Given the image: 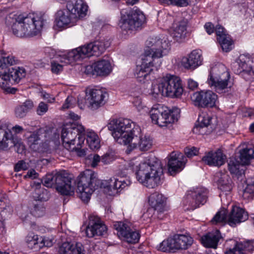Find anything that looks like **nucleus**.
Masks as SVG:
<instances>
[{
	"label": "nucleus",
	"mask_w": 254,
	"mask_h": 254,
	"mask_svg": "<svg viewBox=\"0 0 254 254\" xmlns=\"http://www.w3.org/2000/svg\"><path fill=\"white\" fill-rule=\"evenodd\" d=\"M77 181L78 197L87 203L94 191L100 188L101 180L96 176H79Z\"/></svg>",
	"instance_id": "nucleus-8"
},
{
	"label": "nucleus",
	"mask_w": 254,
	"mask_h": 254,
	"mask_svg": "<svg viewBox=\"0 0 254 254\" xmlns=\"http://www.w3.org/2000/svg\"><path fill=\"white\" fill-rule=\"evenodd\" d=\"M46 17L45 13L41 12L26 17L19 16L12 25L13 34L18 37L36 35L46 22Z\"/></svg>",
	"instance_id": "nucleus-3"
},
{
	"label": "nucleus",
	"mask_w": 254,
	"mask_h": 254,
	"mask_svg": "<svg viewBox=\"0 0 254 254\" xmlns=\"http://www.w3.org/2000/svg\"><path fill=\"white\" fill-rule=\"evenodd\" d=\"M40 187L37 186L36 187L35 185L32 187L33 188H35V191L33 194V197L36 201L38 200L39 202L47 201L50 197V194L47 190L41 188Z\"/></svg>",
	"instance_id": "nucleus-39"
},
{
	"label": "nucleus",
	"mask_w": 254,
	"mask_h": 254,
	"mask_svg": "<svg viewBox=\"0 0 254 254\" xmlns=\"http://www.w3.org/2000/svg\"><path fill=\"white\" fill-rule=\"evenodd\" d=\"M17 60L12 56H8L6 57L0 58V67L3 68L5 66L12 65L16 64Z\"/></svg>",
	"instance_id": "nucleus-52"
},
{
	"label": "nucleus",
	"mask_w": 254,
	"mask_h": 254,
	"mask_svg": "<svg viewBox=\"0 0 254 254\" xmlns=\"http://www.w3.org/2000/svg\"><path fill=\"white\" fill-rule=\"evenodd\" d=\"M145 21L143 13L136 7L129 11L123 9L121 11V18L119 26L122 30L132 31L140 28Z\"/></svg>",
	"instance_id": "nucleus-6"
},
{
	"label": "nucleus",
	"mask_w": 254,
	"mask_h": 254,
	"mask_svg": "<svg viewBox=\"0 0 254 254\" xmlns=\"http://www.w3.org/2000/svg\"><path fill=\"white\" fill-rule=\"evenodd\" d=\"M129 184V181H128L127 184L122 178H121L120 180L113 178H112V183L111 184V191H112V190L123 189Z\"/></svg>",
	"instance_id": "nucleus-50"
},
{
	"label": "nucleus",
	"mask_w": 254,
	"mask_h": 254,
	"mask_svg": "<svg viewBox=\"0 0 254 254\" xmlns=\"http://www.w3.org/2000/svg\"><path fill=\"white\" fill-rule=\"evenodd\" d=\"M30 212L35 217H42L45 213V207L42 202L36 201L30 208Z\"/></svg>",
	"instance_id": "nucleus-43"
},
{
	"label": "nucleus",
	"mask_w": 254,
	"mask_h": 254,
	"mask_svg": "<svg viewBox=\"0 0 254 254\" xmlns=\"http://www.w3.org/2000/svg\"><path fill=\"white\" fill-rule=\"evenodd\" d=\"M208 192V190L202 187L192 188L186 192L183 203L188 209L194 210L206 203Z\"/></svg>",
	"instance_id": "nucleus-11"
},
{
	"label": "nucleus",
	"mask_w": 254,
	"mask_h": 254,
	"mask_svg": "<svg viewBox=\"0 0 254 254\" xmlns=\"http://www.w3.org/2000/svg\"><path fill=\"white\" fill-rule=\"evenodd\" d=\"M184 151L188 157H191L197 155L198 150L195 147H186L184 149Z\"/></svg>",
	"instance_id": "nucleus-58"
},
{
	"label": "nucleus",
	"mask_w": 254,
	"mask_h": 254,
	"mask_svg": "<svg viewBox=\"0 0 254 254\" xmlns=\"http://www.w3.org/2000/svg\"><path fill=\"white\" fill-rule=\"evenodd\" d=\"M193 241L192 238L190 236L176 234L161 243L158 249L163 252L186 250L192 245Z\"/></svg>",
	"instance_id": "nucleus-13"
},
{
	"label": "nucleus",
	"mask_w": 254,
	"mask_h": 254,
	"mask_svg": "<svg viewBox=\"0 0 254 254\" xmlns=\"http://www.w3.org/2000/svg\"><path fill=\"white\" fill-rule=\"evenodd\" d=\"M218 41L223 51L228 52L233 49V42L229 35L224 36V37L221 36L219 37Z\"/></svg>",
	"instance_id": "nucleus-42"
},
{
	"label": "nucleus",
	"mask_w": 254,
	"mask_h": 254,
	"mask_svg": "<svg viewBox=\"0 0 254 254\" xmlns=\"http://www.w3.org/2000/svg\"><path fill=\"white\" fill-rule=\"evenodd\" d=\"M225 159L226 156L222 153L220 149L215 152H209L202 159L205 164L212 166H222L224 164Z\"/></svg>",
	"instance_id": "nucleus-26"
},
{
	"label": "nucleus",
	"mask_w": 254,
	"mask_h": 254,
	"mask_svg": "<svg viewBox=\"0 0 254 254\" xmlns=\"http://www.w3.org/2000/svg\"><path fill=\"white\" fill-rule=\"evenodd\" d=\"M48 108H49V106L47 104L44 103V102H41L39 104V105L37 108V110H36L37 114L40 116L43 115L48 111Z\"/></svg>",
	"instance_id": "nucleus-57"
},
{
	"label": "nucleus",
	"mask_w": 254,
	"mask_h": 254,
	"mask_svg": "<svg viewBox=\"0 0 254 254\" xmlns=\"http://www.w3.org/2000/svg\"><path fill=\"white\" fill-rule=\"evenodd\" d=\"M105 44L101 41H95L78 49L73 50L68 53V58L76 61L80 59L91 56H99L105 50Z\"/></svg>",
	"instance_id": "nucleus-10"
},
{
	"label": "nucleus",
	"mask_w": 254,
	"mask_h": 254,
	"mask_svg": "<svg viewBox=\"0 0 254 254\" xmlns=\"http://www.w3.org/2000/svg\"><path fill=\"white\" fill-rule=\"evenodd\" d=\"M212 118L208 115H200L197 120V124H195L194 129L207 127L211 125Z\"/></svg>",
	"instance_id": "nucleus-47"
},
{
	"label": "nucleus",
	"mask_w": 254,
	"mask_h": 254,
	"mask_svg": "<svg viewBox=\"0 0 254 254\" xmlns=\"http://www.w3.org/2000/svg\"><path fill=\"white\" fill-rule=\"evenodd\" d=\"M66 10L73 19L81 18L86 15L88 6L82 0H70L66 4Z\"/></svg>",
	"instance_id": "nucleus-23"
},
{
	"label": "nucleus",
	"mask_w": 254,
	"mask_h": 254,
	"mask_svg": "<svg viewBox=\"0 0 254 254\" xmlns=\"http://www.w3.org/2000/svg\"><path fill=\"white\" fill-rule=\"evenodd\" d=\"M140 238V235L138 232L133 231L131 229L127 234V235L124 237L125 240L128 243H136L138 242Z\"/></svg>",
	"instance_id": "nucleus-51"
},
{
	"label": "nucleus",
	"mask_w": 254,
	"mask_h": 254,
	"mask_svg": "<svg viewBox=\"0 0 254 254\" xmlns=\"http://www.w3.org/2000/svg\"><path fill=\"white\" fill-rule=\"evenodd\" d=\"M165 89V85H164L162 78L161 82L158 84H154L152 85L151 94L154 96L160 94L162 96H166Z\"/></svg>",
	"instance_id": "nucleus-49"
},
{
	"label": "nucleus",
	"mask_w": 254,
	"mask_h": 254,
	"mask_svg": "<svg viewBox=\"0 0 254 254\" xmlns=\"http://www.w3.org/2000/svg\"><path fill=\"white\" fill-rule=\"evenodd\" d=\"M161 2L170 3L180 6H186L192 0H159Z\"/></svg>",
	"instance_id": "nucleus-54"
},
{
	"label": "nucleus",
	"mask_w": 254,
	"mask_h": 254,
	"mask_svg": "<svg viewBox=\"0 0 254 254\" xmlns=\"http://www.w3.org/2000/svg\"><path fill=\"white\" fill-rule=\"evenodd\" d=\"M26 241L31 248H39L42 247L40 245V240L38 235L33 233L29 234L26 238Z\"/></svg>",
	"instance_id": "nucleus-48"
},
{
	"label": "nucleus",
	"mask_w": 254,
	"mask_h": 254,
	"mask_svg": "<svg viewBox=\"0 0 254 254\" xmlns=\"http://www.w3.org/2000/svg\"><path fill=\"white\" fill-rule=\"evenodd\" d=\"M201 52L199 50L192 51L188 57L182 60V64L186 69H194L202 64Z\"/></svg>",
	"instance_id": "nucleus-24"
},
{
	"label": "nucleus",
	"mask_w": 254,
	"mask_h": 254,
	"mask_svg": "<svg viewBox=\"0 0 254 254\" xmlns=\"http://www.w3.org/2000/svg\"><path fill=\"white\" fill-rule=\"evenodd\" d=\"M83 99L87 106L92 110H96L103 106L108 99V94L102 89L94 88L89 91V95Z\"/></svg>",
	"instance_id": "nucleus-19"
},
{
	"label": "nucleus",
	"mask_w": 254,
	"mask_h": 254,
	"mask_svg": "<svg viewBox=\"0 0 254 254\" xmlns=\"http://www.w3.org/2000/svg\"><path fill=\"white\" fill-rule=\"evenodd\" d=\"M13 145L12 146L16 148V151L19 154H22L25 150V146L21 142V139H18L16 136H14L13 138Z\"/></svg>",
	"instance_id": "nucleus-53"
},
{
	"label": "nucleus",
	"mask_w": 254,
	"mask_h": 254,
	"mask_svg": "<svg viewBox=\"0 0 254 254\" xmlns=\"http://www.w3.org/2000/svg\"><path fill=\"white\" fill-rule=\"evenodd\" d=\"M187 20H183L180 21L176 27H174L170 34L175 41L181 42L185 39L187 34Z\"/></svg>",
	"instance_id": "nucleus-33"
},
{
	"label": "nucleus",
	"mask_w": 254,
	"mask_h": 254,
	"mask_svg": "<svg viewBox=\"0 0 254 254\" xmlns=\"http://www.w3.org/2000/svg\"><path fill=\"white\" fill-rule=\"evenodd\" d=\"M65 177V176H44L41 180L34 181L31 183V186L35 185L37 187L41 186L42 183L44 186L48 188H52L57 186L58 179L59 177Z\"/></svg>",
	"instance_id": "nucleus-34"
},
{
	"label": "nucleus",
	"mask_w": 254,
	"mask_h": 254,
	"mask_svg": "<svg viewBox=\"0 0 254 254\" xmlns=\"http://www.w3.org/2000/svg\"><path fill=\"white\" fill-rule=\"evenodd\" d=\"M221 237L220 231L217 230L202 237L201 243L206 248L216 249Z\"/></svg>",
	"instance_id": "nucleus-30"
},
{
	"label": "nucleus",
	"mask_w": 254,
	"mask_h": 254,
	"mask_svg": "<svg viewBox=\"0 0 254 254\" xmlns=\"http://www.w3.org/2000/svg\"><path fill=\"white\" fill-rule=\"evenodd\" d=\"M29 163H26L24 160L19 161L14 166V170L15 172H19L28 170L30 168Z\"/></svg>",
	"instance_id": "nucleus-55"
},
{
	"label": "nucleus",
	"mask_w": 254,
	"mask_h": 254,
	"mask_svg": "<svg viewBox=\"0 0 254 254\" xmlns=\"http://www.w3.org/2000/svg\"><path fill=\"white\" fill-rule=\"evenodd\" d=\"M248 218V214L244 209L237 206H233L228 215V224L235 227L237 224L245 221Z\"/></svg>",
	"instance_id": "nucleus-25"
},
{
	"label": "nucleus",
	"mask_w": 254,
	"mask_h": 254,
	"mask_svg": "<svg viewBox=\"0 0 254 254\" xmlns=\"http://www.w3.org/2000/svg\"><path fill=\"white\" fill-rule=\"evenodd\" d=\"M42 130L41 128L39 129L32 133L27 138V142L30 148L35 152L44 151L42 147L43 144L39 136Z\"/></svg>",
	"instance_id": "nucleus-31"
},
{
	"label": "nucleus",
	"mask_w": 254,
	"mask_h": 254,
	"mask_svg": "<svg viewBox=\"0 0 254 254\" xmlns=\"http://www.w3.org/2000/svg\"><path fill=\"white\" fill-rule=\"evenodd\" d=\"M228 168L231 174L245 175L246 173L247 167L236 159H231L229 160Z\"/></svg>",
	"instance_id": "nucleus-37"
},
{
	"label": "nucleus",
	"mask_w": 254,
	"mask_h": 254,
	"mask_svg": "<svg viewBox=\"0 0 254 254\" xmlns=\"http://www.w3.org/2000/svg\"><path fill=\"white\" fill-rule=\"evenodd\" d=\"M114 227L118 231V236L123 238L130 229L129 224L123 222H116L114 224Z\"/></svg>",
	"instance_id": "nucleus-45"
},
{
	"label": "nucleus",
	"mask_w": 254,
	"mask_h": 254,
	"mask_svg": "<svg viewBox=\"0 0 254 254\" xmlns=\"http://www.w3.org/2000/svg\"><path fill=\"white\" fill-rule=\"evenodd\" d=\"M71 15L65 10H60L55 14V22L58 27L62 28L70 23Z\"/></svg>",
	"instance_id": "nucleus-35"
},
{
	"label": "nucleus",
	"mask_w": 254,
	"mask_h": 254,
	"mask_svg": "<svg viewBox=\"0 0 254 254\" xmlns=\"http://www.w3.org/2000/svg\"><path fill=\"white\" fill-rule=\"evenodd\" d=\"M107 228L103 221L97 216L89 217L88 225L86 227V234L88 238L103 236L107 233Z\"/></svg>",
	"instance_id": "nucleus-21"
},
{
	"label": "nucleus",
	"mask_w": 254,
	"mask_h": 254,
	"mask_svg": "<svg viewBox=\"0 0 254 254\" xmlns=\"http://www.w3.org/2000/svg\"><path fill=\"white\" fill-rule=\"evenodd\" d=\"M112 183V178L108 180H101V187L100 188L108 189L109 190L111 191V184Z\"/></svg>",
	"instance_id": "nucleus-63"
},
{
	"label": "nucleus",
	"mask_w": 254,
	"mask_h": 254,
	"mask_svg": "<svg viewBox=\"0 0 254 254\" xmlns=\"http://www.w3.org/2000/svg\"><path fill=\"white\" fill-rule=\"evenodd\" d=\"M86 141L92 150L98 149L100 147L98 137L93 131L87 132Z\"/></svg>",
	"instance_id": "nucleus-41"
},
{
	"label": "nucleus",
	"mask_w": 254,
	"mask_h": 254,
	"mask_svg": "<svg viewBox=\"0 0 254 254\" xmlns=\"http://www.w3.org/2000/svg\"><path fill=\"white\" fill-rule=\"evenodd\" d=\"M5 211H2L0 214V233L2 235L5 234L6 232L4 224L5 218L2 217V215H3Z\"/></svg>",
	"instance_id": "nucleus-61"
},
{
	"label": "nucleus",
	"mask_w": 254,
	"mask_h": 254,
	"mask_svg": "<svg viewBox=\"0 0 254 254\" xmlns=\"http://www.w3.org/2000/svg\"><path fill=\"white\" fill-rule=\"evenodd\" d=\"M228 216H227V210L222 209L219 211L213 218L211 222L213 224H217L220 223H228Z\"/></svg>",
	"instance_id": "nucleus-46"
},
{
	"label": "nucleus",
	"mask_w": 254,
	"mask_h": 254,
	"mask_svg": "<svg viewBox=\"0 0 254 254\" xmlns=\"http://www.w3.org/2000/svg\"><path fill=\"white\" fill-rule=\"evenodd\" d=\"M115 159L114 155L112 153H106L102 156L101 162L105 165L108 164L112 162Z\"/></svg>",
	"instance_id": "nucleus-56"
},
{
	"label": "nucleus",
	"mask_w": 254,
	"mask_h": 254,
	"mask_svg": "<svg viewBox=\"0 0 254 254\" xmlns=\"http://www.w3.org/2000/svg\"><path fill=\"white\" fill-rule=\"evenodd\" d=\"M254 62L252 58L246 55H241L236 61L231 64L232 69L236 74L252 76L254 75Z\"/></svg>",
	"instance_id": "nucleus-17"
},
{
	"label": "nucleus",
	"mask_w": 254,
	"mask_h": 254,
	"mask_svg": "<svg viewBox=\"0 0 254 254\" xmlns=\"http://www.w3.org/2000/svg\"><path fill=\"white\" fill-rule=\"evenodd\" d=\"M234 244V248H230L225 254H250L254 250V242L238 243L234 240L230 241Z\"/></svg>",
	"instance_id": "nucleus-28"
},
{
	"label": "nucleus",
	"mask_w": 254,
	"mask_h": 254,
	"mask_svg": "<svg viewBox=\"0 0 254 254\" xmlns=\"http://www.w3.org/2000/svg\"><path fill=\"white\" fill-rule=\"evenodd\" d=\"M147 48L144 52L148 51L150 54L148 56L152 57V59L155 63L156 70L160 66L161 62L160 60L164 55H166L167 53L170 49V42L165 39L155 38H150L146 42Z\"/></svg>",
	"instance_id": "nucleus-9"
},
{
	"label": "nucleus",
	"mask_w": 254,
	"mask_h": 254,
	"mask_svg": "<svg viewBox=\"0 0 254 254\" xmlns=\"http://www.w3.org/2000/svg\"><path fill=\"white\" fill-rule=\"evenodd\" d=\"M85 137L83 135H79L77 138V142L75 144L76 146L71 148L69 150L74 151L76 152L77 155L79 157H83L86 155V150L84 149H81L84 144Z\"/></svg>",
	"instance_id": "nucleus-44"
},
{
	"label": "nucleus",
	"mask_w": 254,
	"mask_h": 254,
	"mask_svg": "<svg viewBox=\"0 0 254 254\" xmlns=\"http://www.w3.org/2000/svg\"><path fill=\"white\" fill-rule=\"evenodd\" d=\"M150 54L148 51L144 52L141 58V64L137 65L134 70V74L137 81L141 83H144L148 80L149 74L153 70L152 67H155L156 62H154L152 57L148 56Z\"/></svg>",
	"instance_id": "nucleus-15"
},
{
	"label": "nucleus",
	"mask_w": 254,
	"mask_h": 254,
	"mask_svg": "<svg viewBox=\"0 0 254 254\" xmlns=\"http://www.w3.org/2000/svg\"><path fill=\"white\" fill-rule=\"evenodd\" d=\"M88 157L89 159H92L91 166L93 167H96L98 163L101 161V158L98 154H90Z\"/></svg>",
	"instance_id": "nucleus-62"
},
{
	"label": "nucleus",
	"mask_w": 254,
	"mask_h": 254,
	"mask_svg": "<svg viewBox=\"0 0 254 254\" xmlns=\"http://www.w3.org/2000/svg\"><path fill=\"white\" fill-rule=\"evenodd\" d=\"M108 128L112 131V135L118 143L127 145L131 151L137 146L142 151H147L152 146V142L145 136L141 137V129L138 126L127 119H113L108 124Z\"/></svg>",
	"instance_id": "nucleus-1"
},
{
	"label": "nucleus",
	"mask_w": 254,
	"mask_h": 254,
	"mask_svg": "<svg viewBox=\"0 0 254 254\" xmlns=\"http://www.w3.org/2000/svg\"><path fill=\"white\" fill-rule=\"evenodd\" d=\"M135 177L140 184L148 189H154L162 183L160 176H135Z\"/></svg>",
	"instance_id": "nucleus-29"
},
{
	"label": "nucleus",
	"mask_w": 254,
	"mask_h": 254,
	"mask_svg": "<svg viewBox=\"0 0 254 254\" xmlns=\"http://www.w3.org/2000/svg\"><path fill=\"white\" fill-rule=\"evenodd\" d=\"M77 135L85 136V128L79 124H71L64 126L62 129L61 137L63 146L67 150H70L71 145L77 142Z\"/></svg>",
	"instance_id": "nucleus-14"
},
{
	"label": "nucleus",
	"mask_w": 254,
	"mask_h": 254,
	"mask_svg": "<svg viewBox=\"0 0 254 254\" xmlns=\"http://www.w3.org/2000/svg\"><path fill=\"white\" fill-rule=\"evenodd\" d=\"M207 82L211 87H213L215 91L220 93L228 91V89L233 85L229 72L222 64H217L211 68Z\"/></svg>",
	"instance_id": "nucleus-4"
},
{
	"label": "nucleus",
	"mask_w": 254,
	"mask_h": 254,
	"mask_svg": "<svg viewBox=\"0 0 254 254\" xmlns=\"http://www.w3.org/2000/svg\"><path fill=\"white\" fill-rule=\"evenodd\" d=\"M78 176L76 178L74 176H65L59 177L56 189L62 195L72 196L74 193L75 185L78 188Z\"/></svg>",
	"instance_id": "nucleus-20"
},
{
	"label": "nucleus",
	"mask_w": 254,
	"mask_h": 254,
	"mask_svg": "<svg viewBox=\"0 0 254 254\" xmlns=\"http://www.w3.org/2000/svg\"><path fill=\"white\" fill-rule=\"evenodd\" d=\"M94 68L96 75L99 76L108 75L112 71V66L110 62L105 60L95 62Z\"/></svg>",
	"instance_id": "nucleus-36"
},
{
	"label": "nucleus",
	"mask_w": 254,
	"mask_h": 254,
	"mask_svg": "<svg viewBox=\"0 0 254 254\" xmlns=\"http://www.w3.org/2000/svg\"><path fill=\"white\" fill-rule=\"evenodd\" d=\"M166 96L172 98L179 97L183 92L182 82L179 77L167 74L163 78Z\"/></svg>",
	"instance_id": "nucleus-18"
},
{
	"label": "nucleus",
	"mask_w": 254,
	"mask_h": 254,
	"mask_svg": "<svg viewBox=\"0 0 254 254\" xmlns=\"http://www.w3.org/2000/svg\"><path fill=\"white\" fill-rule=\"evenodd\" d=\"M13 135L10 130L0 128V149H5L12 147Z\"/></svg>",
	"instance_id": "nucleus-32"
},
{
	"label": "nucleus",
	"mask_w": 254,
	"mask_h": 254,
	"mask_svg": "<svg viewBox=\"0 0 254 254\" xmlns=\"http://www.w3.org/2000/svg\"><path fill=\"white\" fill-rule=\"evenodd\" d=\"M166 199V197L158 191H155L150 194L148 197V201L151 208L148 209L146 212L143 214V216H148V214L154 210L159 212H164L165 210Z\"/></svg>",
	"instance_id": "nucleus-22"
},
{
	"label": "nucleus",
	"mask_w": 254,
	"mask_h": 254,
	"mask_svg": "<svg viewBox=\"0 0 254 254\" xmlns=\"http://www.w3.org/2000/svg\"><path fill=\"white\" fill-rule=\"evenodd\" d=\"M204 27L206 32L210 35L214 32L215 30L214 25L211 22H207L205 24Z\"/></svg>",
	"instance_id": "nucleus-64"
},
{
	"label": "nucleus",
	"mask_w": 254,
	"mask_h": 254,
	"mask_svg": "<svg viewBox=\"0 0 254 254\" xmlns=\"http://www.w3.org/2000/svg\"><path fill=\"white\" fill-rule=\"evenodd\" d=\"M191 99L194 106L200 108H212L215 105L217 95L210 90H201L194 93Z\"/></svg>",
	"instance_id": "nucleus-16"
},
{
	"label": "nucleus",
	"mask_w": 254,
	"mask_h": 254,
	"mask_svg": "<svg viewBox=\"0 0 254 254\" xmlns=\"http://www.w3.org/2000/svg\"><path fill=\"white\" fill-rule=\"evenodd\" d=\"M240 159L241 163L246 166L250 164V160L254 158V150L252 148H244L240 151Z\"/></svg>",
	"instance_id": "nucleus-40"
},
{
	"label": "nucleus",
	"mask_w": 254,
	"mask_h": 254,
	"mask_svg": "<svg viewBox=\"0 0 254 254\" xmlns=\"http://www.w3.org/2000/svg\"><path fill=\"white\" fill-rule=\"evenodd\" d=\"M183 155L172 152L168 163L167 169L163 168L161 161L155 156H148L135 167L136 175H163L165 173H178L185 165V161L180 159Z\"/></svg>",
	"instance_id": "nucleus-2"
},
{
	"label": "nucleus",
	"mask_w": 254,
	"mask_h": 254,
	"mask_svg": "<svg viewBox=\"0 0 254 254\" xmlns=\"http://www.w3.org/2000/svg\"><path fill=\"white\" fill-rule=\"evenodd\" d=\"M180 110L178 108L169 110L166 107L159 105L157 108L153 107L150 111V116L153 123L159 126L167 127L177 122L180 117Z\"/></svg>",
	"instance_id": "nucleus-7"
},
{
	"label": "nucleus",
	"mask_w": 254,
	"mask_h": 254,
	"mask_svg": "<svg viewBox=\"0 0 254 254\" xmlns=\"http://www.w3.org/2000/svg\"><path fill=\"white\" fill-rule=\"evenodd\" d=\"M233 180H237L242 184H247V187L243 190L242 197L246 200L252 199L254 196V180L252 178L246 179L245 176H221L218 181V187L223 191H230L233 186Z\"/></svg>",
	"instance_id": "nucleus-5"
},
{
	"label": "nucleus",
	"mask_w": 254,
	"mask_h": 254,
	"mask_svg": "<svg viewBox=\"0 0 254 254\" xmlns=\"http://www.w3.org/2000/svg\"><path fill=\"white\" fill-rule=\"evenodd\" d=\"M51 70L53 73L58 74L63 70V65L53 61L51 62Z\"/></svg>",
	"instance_id": "nucleus-59"
},
{
	"label": "nucleus",
	"mask_w": 254,
	"mask_h": 254,
	"mask_svg": "<svg viewBox=\"0 0 254 254\" xmlns=\"http://www.w3.org/2000/svg\"><path fill=\"white\" fill-rule=\"evenodd\" d=\"M215 31L216 32V34L217 37V40H218L219 37L221 36L224 37V36H226L228 35L226 34L224 28L220 25H216Z\"/></svg>",
	"instance_id": "nucleus-60"
},
{
	"label": "nucleus",
	"mask_w": 254,
	"mask_h": 254,
	"mask_svg": "<svg viewBox=\"0 0 254 254\" xmlns=\"http://www.w3.org/2000/svg\"><path fill=\"white\" fill-rule=\"evenodd\" d=\"M34 107L33 103L31 100H26L21 105L17 106L14 110L16 118L21 119L25 117L27 113Z\"/></svg>",
	"instance_id": "nucleus-38"
},
{
	"label": "nucleus",
	"mask_w": 254,
	"mask_h": 254,
	"mask_svg": "<svg viewBox=\"0 0 254 254\" xmlns=\"http://www.w3.org/2000/svg\"><path fill=\"white\" fill-rule=\"evenodd\" d=\"M25 75V69L18 67L11 68L7 72L0 73V87L6 93L14 94L17 89L11 87L15 83H18Z\"/></svg>",
	"instance_id": "nucleus-12"
},
{
	"label": "nucleus",
	"mask_w": 254,
	"mask_h": 254,
	"mask_svg": "<svg viewBox=\"0 0 254 254\" xmlns=\"http://www.w3.org/2000/svg\"><path fill=\"white\" fill-rule=\"evenodd\" d=\"M83 245L80 243L66 242L59 247V254H85Z\"/></svg>",
	"instance_id": "nucleus-27"
}]
</instances>
